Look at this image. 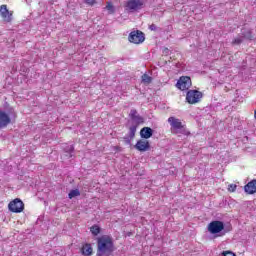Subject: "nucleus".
Masks as SVG:
<instances>
[{
    "label": "nucleus",
    "instance_id": "nucleus-13",
    "mask_svg": "<svg viewBox=\"0 0 256 256\" xmlns=\"http://www.w3.org/2000/svg\"><path fill=\"white\" fill-rule=\"evenodd\" d=\"M244 190L249 195H253V193H256V180L250 181L245 187Z\"/></svg>",
    "mask_w": 256,
    "mask_h": 256
},
{
    "label": "nucleus",
    "instance_id": "nucleus-17",
    "mask_svg": "<svg viewBox=\"0 0 256 256\" xmlns=\"http://www.w3.org/2000/svg\"><path fill=\"white\" fill-rule=\"evenodd\" d=\"M135 133H137V124H134V125L130 126V128H129L130 139H133V137H135Z\"/></svg>",
    "mask_w": 256,
    "mask_h": 256
},
{
    "label": "nucleus",
    "instance_id": "nucleus-11",
    "mask_svg": "<svg viewBox=\"0 0 256 256\" xmlns=\"http://www.w3.org/2000/svg\"><path fill=\"white\" fill-rule=\"evenodd\" d=\"M150 147L149 141L147 140H139L135 145V149L138 151H149Z\"/></svg>",
    "mask_w": 256,
    "mask_h": 256
},
{
    "label": "nucleus",
    "instance_id": "nucleus-24",
    "mask_svg": "<svg viewBox=\"0 0 256 256\" xmlns=\"http://www.w3.org/2000/svg\"><path fill=\"white\" fill-rule=\"evenodd\" d=\"M223 255H224V256H236L235 253H233V252H231V251L223 252Z\"/></svg>",
    "mask_w": 256,
    "mask_h": 256
},
{
    "label": "nucleus",
    "instance_id": "nucleus-22",
    "mask_svg": "<svg viewBox=\"0 0 256 256\" xmlns=\"http://www.w3.org/2000/svg\"><path fill=\"white\" fill-rule=\"evenodd\" d=\"M73 145H68L66 147H64V150L66 153H73Z\"/></svg>",
    "mask_w": 256,
    "mask_h": 256
},
{
    "label": "nucleus",
    "instance_id": "nucleus-8",
    "mask_svg": "<svg viewBox=\"0 0 256 256\" xmlns=\"http://www.w3.org/2000/svg\"><path fill=\"white\" fill-rule=\"evenodd\" d=\"M0 15H1L3 21H5L6 23H11V21L13 19V12L9 11V9H7V5L0 6Z\"/></svg>",
    "mask_w": 256,
    "mask_h": 256
},
{
    "label": "nucleus",
    "instance_id": "nucleus-2",
    "mask_svg": "<svg viewBox=\"0 0 256 256\" xmlns=\"http://www.w3.org/2000/svg\"><path fill=\"white\" fill-rule=\"evenodd\" d=\"M126 11L130 13H135V11H141L145 7V0H128L126 2Z\"/></svg>",
    "mask_w": 256,
    "mask_h": 256
},
{
    "label": "nucleus",
    "instance_id": "nucleus-23",
    "mask_svg": "<svg viewBox=\"0 0 256 256\" xmlns=\"http://www.w3.org/2000/svg\"><path fill=\"white\" fill-rule=\"evenodd\" d=\"M234 45H239V43H243V38H236L234 41H233Z\"/></svg>",
    "mask_w": 256,
    "mask_h": 256
},
{
    "label": "nucleus",
    "instance_id": "nucleus-5",
    "mask_svg": "<svg viewBox=\"0 0 256 256\" xmlns=\"http://www.w3.org/2000/svg\"><path fill=\"white\" fill-rule=\"evenodd\" d=\"M8 209L12 213H21L25 209V205L23 204V201H21V199L16 198L9 203Z\"/></svg>",
    "mask_w": 256,
    "mask_h": 256
},
{
    "label": "nucleus",
    "instance_id": "nucleus-21",
    "mask_svg": "<svg viewBox=\"0 0 256 256\" xmlns=\"http://www.w3.org/2000/svg\"><path fill=\"white\" fill-rule=\"evenodd\" d=\"M236 189H237V185L236 184L228 185V191H230V193H235Z\"/></svg>",
    "mask_w": 256,
    "mask_h": 256
},
{
    "label": "nucleus",
    "instance_id": "nucleus-26",
    "mask_svg": "<svg viewBox=\"0 0 256 256\" xmlns=\"http://www.w3.org/2000/svg\"><path fill=\"white\" fill-rule=\"evenodd\" d=\"M85 3L88 5H93L95 3V0H85Z\"/></svg>",
    "mask_w": 256,
    "mask_h": 256
},
{
    "label": "nucleus",
    "instance_id": "nucleus-7",
    "mask_svg": "<svg viewBox=\"0 0 256 256\" xmlns=\"http://www.w3.org/2000/svg\"><path fill=\"white\" fill-rule=\"evenodd\" d=\"M191 85V78L189 76H182L177 81L176 87L177 89H180V91H187Z\"/></svg>",
    "mask_w": 256,
    "mask_h": 256
},
{
    "label": "nucleus",
    "instance_id": "nucleus-25",
    "mask_svg": "<svg viewBox=\"0 0 256 256\" xmlns=\"http://www.w3.org/2000/svg\"><path fill=\"white\" fill-rule=\"evenodd\" d=\"M150 31H157V26L155 24H151L149 26Z\"/></svg>",
    "mask_w": 256,
    "mask_h": 256
},
{
    "label": "nucleus",
    "instance_id": "nucleus-10",
    "mask_svg": "<svg viewBox=\"0 0 256 256\" xmlns=\"http://www.w3.org/2000/svg\"><path fill=\"white\" fill-rule=\"evenodd\" d=\"M11 123V117L6 112L0 110V129H5Z\"/></svg>",
    "mask_w": 256,
    "mask_h": 256
},
{
    "label": "nucleus",
    "instance_id": "nucleus-15",
    "mask_svg": "<svg viewBox=\"0 0 256 256\" xmlns=\"http://www.w3.org/2000/svg\"><path fill=\"white\" fill-rule=\"evenodd\" d=\"M82 255H85V256H89V255H92L93 253V248L91 247L90 244H85L82 249Z\"/></svg>",
    "mask_w": 256,
    "mask_h": 256
},
{
    "label": "nucleus",
    "instance_id": "nucleus-19",
    "mask_svg": "<svg viewBox=\"0 0 256 256\" xmlns=\"http://www.w3.org/2000/svg\"><path fill=\"white\" fill-rule=\"evenodd\" d=\"M153 81V78L147 74L142 75V83L149 85Z\"/></svg>",
    "mask_w": 256,
    "mask_h": 256
},
{
    "label": "nucleus",
    "instance_id": "nucleus-4",
    "mask_svg": "<svg viewBox=\"0 0 256 256\" xmlns=\"http://www.w3.org/2000/svg\"><path fill=\"white\" fill-rule=\"evenodd\" d=\"M202 97H203V94L198 90H190L186 94V100L191 105H194V103H199Z\"/></svg>",
    "mask_w": 256,
    "mask_h": 256
},
{
    "label": "nucleus",
    "instance_id": "nucleus-3",
    "mask_svg": "<svg viewBox=\"0 0 256 256\" xmlns=\"http://www.w3.org/2000/svg\"><path fill=\"white\" fill-rule=\"evenodd\" d=\"M223 229H225V224L219 220L212 221L208 225V231L211 235H217V233H221Z\"/></svg>",
    "mask_w": 256,
    "mask_h": 256
},
{
    "label": "nucleus",
    "instance_id": "nucleus-12",
    "mask_svg": "<svg viewBox=\"0 0 256 256\" xmlns=\"http://www.w3.org/2000/svg\"><path fill=\"white\" fill-rule=\"evenodd\" d=\"M140 137H142V139H151V137H153V129L150 127L142 128L140 131Z\"/></svg>",
    "mask_w": 256,
    "mask_h": 256
},
{
    "label": "nucleus",
    "instance_id": "nucleus-9",
    "mask_svg": "<svg viewBox=\"0 0 256 256\" xmlns=\"http://www.w3.org/2000/svg\"><path fill=\"white\" fill-rule=\"evenodd\" d=\"M168 123L171 126V131H173L174 133H177V131H179V129H183V122H181V120H179V118L169 117Z\"/></svg>",
    "mask_w": 256,
    "mask_h": 256
},
{
    "label": "nucleus",
    "instance_id": "nucleus-16",
    "mask_svg": "<svg viewBox=\"0 0 256 256\" xmlns=\"http://www.w3.org/2000/svg\"><path fill=\"white\" fill-rule=\"evenodd\" d=\"M90 232L92 233V235L97 237V235L101 233V228L98 225H93L92 227H90Z\"/></svg>",
    "mask_w": 256,
    "mask_h": 256
},
{
    "label": "nucleus",
    "instance_id": "nucleus-14",
    "mask_svg": "<svg viewBox=\"0 0 256 256\" xmlns=\"http://www.w3.org/2000/svg\"><path fill=\"white\" fill-rule=\"evenodd\" d=\"M130 117L133 119V121H137V123H143V118L141 116L137 115V110L132 109L130 111Z\"/></svg>",
    "mask_w": 256,
    "mask_h": 256
},
{
    "label": "nucleus",
    "instance_id": "nucleus-18",
    "mask_svg": "<svg viewBox=\"0 0 256 256\" xmlns=\"http://www.w3.org/2000/svg\"><path fill=\"white\" fill-rule=\"evenodd\" d=\"M81 195V192H79L78 189L71 190L70 193L68 194L69 199H73L74 197H79Z\"/></svg>",
    "mask_w": 256,
    "mask_h": 256
},
{
    "label": "nucleus",
    "instance_id": "nucleus-1",
    "mask_svg": "<svg viewBox=\"0 0 256 256\" xmlns=\"http://www.w3.org/2000/svg\"><path fill=\"white\" fill-rule=\"evenodd\" d=\"M113 251V239L109 236H102L98 239V256L109 255Z\"/></svg>",
    "mask_w": 256,
    "mask_h": 256
},
{
    "label": "nucleus",
    "instance_id": "nucleus-20",
    "mask_svg": "<svg viewBox=\"0 0 256 256\" xmlns=\"http://www.w3.org/2000/svg\"><path fill=\"white\" fill-rule=\"evenodd\" d=\"M106 9H107V11L109 12L110 15L115 13V7L111 3H107Z\"/></svg>",
    "mask_w": 256,
    "mask_h": 256
},
{
    "label": "nucleus",
    "instance_id": "nucleus-6",
    "mask_svg": "<svg viewBox=\"0 0 256 256\" xmlns=\"http://www.w3.org/2000/svg\"><path fill=\"white\" fill-rule=\"evenodd\" d=\"M128 39H129L130 43L139 45V43H143V41H145V35L143 34V32L137 30V31L131 32L129 34Z\"/></svg>",
    "mask_w": 256,
    "mask_h": 256
}]
</instances>
